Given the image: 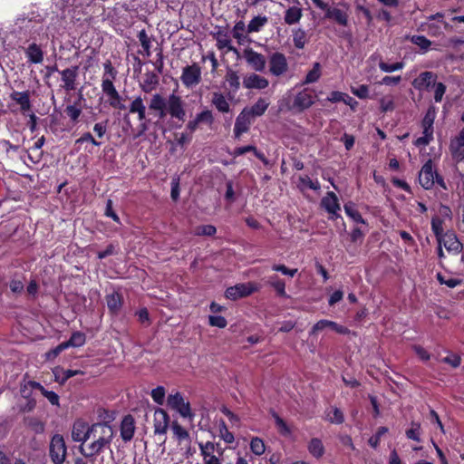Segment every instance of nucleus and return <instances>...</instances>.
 I'll return each mask as SVG.
<instances>
[{
    "label": "nucleus",
    "instance_id": "obj_1",
    "mask_svg": "<svg viewBox=\"0 0 464 464\" xmlns=\"http://www.w3.org/2000/svg\"><path fill=\"white\" fill-rule=\"evenodd\" d=\"M419 183L426 190L432 188L435 183H437L441 188L447 189L443 178L433 169L431 160H429L421 167L419 173Z\"/></svg>",
    "mask_w": 464,
    "mask_h": 464
},
{
    "label": "nucleus",
    "instance_id": "obj_2",
    "mask_svg": "<svg viewBox=\"0 0 464 464\" xmlns=\"http://www.w3.org/2000/svg\"><path fill=\"white\" fill-rule=\"evenodd\" d=\"M89 440L100 443L103 447L110 449L114 430L112 427L107 423H95L91 426Z\"/></svg>",
    "mask_w": 464,
    "mask_h": 464
},
{
    "label": "nucleus",
    "instance_id": "obj_3",
    "mask_svg": "<svg viewBox=\"0 0 464 464\" xmlns=\"http://www.w3.org/2000/svg\"><path fill=\"white\" fill-rule=\"evenodd\" d=\"M169 115L172 119L184 121L186 118L185 103L182 98L171 93L167 98L165 117Z\"/></svg>",
    "mask_w": 464,
    "mask_h": 464
},
{
    "label": "nucleus",
    "instance_id": "obj_4",
    "mask_svg": "<svg viewBox=\"0 0 464 464\" xmlns=\"http://www.w3.org/2000/svg\"><path fill=\"white\" fill-rule=\"evenodd\" d=\"M260 287V285L255 282L237 284L234 286L227 288L225 296L230 300H237L257 292Z\"/></svg>",
    "mask_w": 464,
    "mask_h": 464
},
{
    "label": "nucleus",
    "instance_id": "obj_5",
    "mask_svg": "<svg viewBox=\"0 0 464 464\" xmlns=\"http://www.w3.org/2000/svg\"><path fill=\"white\" fill-rule=\"evenodd\" d=\"M67 448L62 435H54L50 442V457L54 464H63L65 460Z\"/></svg>",
    "mask_w": 464,
    "mask_h": 464
},
{
    "label": "nucleus",
    "instance_id": "obj_6",
    "mask_svg": "<svg viewBox=\"0 0 464 464\" xmlns=\"http://www.w3.org/2000/svg\"><path fill=\"white\" fill-rule=\"evenodd\" d=\"M269 72L276 77L284 75L288 71V62L282 53H273L268 58Z\"/></svg>",
    "mask_w": 464,
    "mask_h": 464
},
{
    "label": "nucleus",
    "instance_id": "obj_7",
    "mask_svg": "<svg viewBox=\"0 0 464 464\" xmlns=\"http://www.w3.org/2000/svg\"><path fill=\"white\" fill-rule=\"evenodd\" d=\"M180 80L187 88H192L196 86L201 81L200 67L197 63L184 67Z\"/></svg>",
    "mask_w": 464,
    "mask_h": 464
},
{
    "label": "nucleus",
    "instance_id": "obj_8",
    "mask_svg": "<svg viewBox=\"0 0 464 464\" xmlns=\"http://www.w3.org/2000/svg\"><path fill=\"white\" fill-rule=\"evenodd\" d=\"M168 405L171 409L177 411L182 417L191 418L193 416V414L191 413L189 402L185 401L180 392H176L175 394L169 395Z\"/></svg>",
    "mask_w": 464,
    "mask_h": 464
},
{
    "label": "nucleus",
    "instance_id": "obj_9",
    "mask_svg": "<svg viewBox=\"0 0 464 464\" xmlns=\"http://www.w3.org/2000/svg\"><path fill=\"white\" fill-rule=\"evenodd\" d=\"M243 57L247 64L256 72H263L266 68V58L262 53L254 51L252 48H246Z\"/></svg>",
    "mask_w": 464,
    "mask_h": 464
},
{
    "label": "nucleus",
    "instance_id": "obj_10",
    "mask_svg": "<svg viewBox=\"0 0 464 464\" xmlns=\"http://www.w3.org/2000/svg\"><path fill=\"white\" fill-rule=\"evenodd\" d=\"M321 206L331 215L330 218L332 219L340 218L339 212L341 211V207L337 196L333 191H329L325 194L321 200Z\"/></svg>",
    "mask_w": 464,
    "mask_h": 464
},
{
    "label": "nucleus",
    "instance_id": "obj_11",
    "mask_svg": "<svg viewBox=\"0 0 464 464\" xmlns=\"http://www.w3.org/2000/svg\"><path fill=\"white\" fill-rule=\"evenodd\" d=\"M438 245H442L449 252L459 254L462 251L463 246L453 232H446L438 240Z\"/></svg>",
    "mask_w": 464,
    "mask_h": 464
},
{
    "label": "nucleus",
    "instance_id": "obj_12",
    "mask_svg": "<svg viewBox=\"0 0 464 464\" xmlns=\"http://www.w3.org/2000/svg\"><path fill=\"white\" fill-rule=\"evenodd\" d=\"M251 123V116L247 112V108H245L236 119L234 126L235 138L239 139L243 133L247 132L250 129Z\"/></svg>",
    "mask_w": 464,
    "mask_h": 464
},
{
    "label": "nucleus",
    "instance_id": "obj_13",
    "mask_svg": "<svg viewBox=\"0 0 464 464\" xmlns=\"http://www.w3.org/2000/svg\"><path fill=\"white\" fill-rule=\"evenodd\" d=\"M11 100L10 107L13 111H20L24 114L29 111V94L27 92H13Z\"/></svg>",
    "mask_w": 464,
    "mask_h": 464
},
{
    "label": "nucleus",
    "instance_id": "obj_14",
    "mask_svg": "<svg viewBox=\"0 0 464 464\" xmlns=\"http://www.w3.org/2000/svg\"><path fill=\"white\" fill-rule=\"evenodd\" d=\"M169 417L162 409H157L154 412V433L159 435L166 434L169 428Z\"/></svg>",
    "mask_w": 464,
    "mask_h": 464
},
{
    "label": "nucleus",
    "instance_id": "obj_15",
    "mask_svg": "<svg viewBox=\"0 0 464 464\" xmlns=\"http://www.w3.org/2000/svg\"><path fill=\"white\" fill-rule=\"evenodd\" d=\"M91 426L82 420H76L72 426V438L76 442L84 444L90 438Z\"/></svg>",
    "mask_w": 464,
    "mask_h": 464
},
{
    "label": "nucleus",
    "instance_id": "obj_16",
    "mask_svg": "<svg viewBox=\"0 0 464 464\" xmlns=\"http://www.w3.org/2000/svg\"><path fill=\"white\" fill-rule=\"evenodd\" d=\"M326 328H329L340 334H347L350 332L347 327L338 324L334 321L320 320L313 326L310 334H316Z\"/></svg>",
    "mask_w": 464,
    "mask_h": 464
},
{
    "label": "nucleus",
    "instance_id": "obj_17",
    "mask_svg": "<svg viewBox=\"0 0 464 464\" xmlns=\"http://www.w3.org/2000/svg\"><path fill=\"white\" fill-rule=\"evenodd\" d=\"M269 82L266 78L255 72L246 75L243 79V86L246 89L264 90L267 88Z\"/></svg>",
    "mask_w": 464,
    "mask_h": 464
},
{
    "label": "nucleus",
    "instance_id": "obj_18",
    "mask_svg": "<svg viewBox=\"0 0 464 464\" xmlns=\"http://www.w3.org/2000/svg\"><path fill=\"white\" fill-rule=\"evenodd\" d=\"M159 83V75L152 71H149L143 74L142 79L139 83V86L141 89V91L145 93H150L158 88Z\"/></svg>",
    "mask_w": 464,
    "mask_h": 464
},
{
    "label": "nucleus",
    "instance_id": "obj_19",
    "mask_svg": "<svg viewBox=\"0 0 464 464\" xmlns=\"http://www.w3.org/2000/svg\"><path fill=\"white\" fill-rule=\"evenodd\" d=\"M78 66L64 69L60 72L62 81L63 82V88L71 92L76 89L75 81L78 76Z\"/></svg>",
    "mask_w": 464,
    "mask_h": 464
},
{
    "label": "nucleus",
    "instance_id": "obj_20",
    "mask_svg": "<svg viewBox=\"0 0 464 464\" xmlns=\"http://www.w3.org/2000/svg\"><path fill=\"white\" fill-rule=\"evenodd\" d=\"M314 103V97L307 92V90H304L295 95L293 102V109L297 111H303L310 108Z\"/></svg>",
    "mask_w": 464,
    "mask_h": 464
},
{
    "label": "nucleus",
    "instance_id": "obj_21",
    "mask_svg": "<svg viewBox=\"0 0 464 464\" xmlns=\"http://www.w3.org/2000/svg\"><path fill=\"white\" fill-rule=\"evenodd\" d=\"M199 449L204 464H221L219 459L214 454L216 445L213 442L199 443Z\"/></svg>",
    "mask_w": 464,
    "mask_h": 464
},
{
    "label": "nucleus",
    "instance_id": "obj_22",
    "mask_svg": "<svg viewBox=\"0 0 464 464\" xmlns=\"http://www.w3.org/2000/svg\"><path fill=\"white\" fill-rule=\"evenodd\" d=\"M106 448L94 440L88 444H82L79 448L80 452L84 458L88 459H100L98 455L102 453Z\"/></svg>",
    "mask_w": 464,
    "mask_h": 464
},
{
    "label": "nucleus",
    "instance_id": "obj_23",
    "mask_svg": "<svg viewBox=\"0 0 464 464\" xmlns=\"http://www.w3.org/2000/svg\"><path fill=\"white\" fill-rule=\"evenodd\" d=\"M436 75L431 72H421L412 82V85L417 90H428L431 85H434Z\"/></svg>",
    "mask_w": 464,
    "mask_h": 464
},
{
    "label": "nucleus",
    "instance_id": "obj_24",
    "mask_svg": "<svg viewBox=\"0 0 464 464\" xmlns=\"http://www.w3.org/2000/svg\"><path fill=\"white\" fill-rule=\"evenodd\" d=\"M135 421L131 415L123 418L121 423V437L124 441H130L134 435Z\"/></svg>",
    "mask_w": 464,
    "mask_h": 464
},
{
    "label": "nucleus",
    "instance_id": "obj_25",
    "mask_svg": "<svg viewBox=\"0 0 464 464\" xmlns=\"http://www.w3.org/2000/svg\"><path fill=\"white\" fill-rule=\"evenodd\" d=\"M166 103L167 99H165L160 93H155L150 98L149 108L151 111H157L159 117L163 119L165 118Z\"/></svg>",
    "mask_w": 464,
    "mask_h": 464
},
{
    "label": "nucleus",
    "instance_id": "obj_26",
    "mask_svg": "<svg viewBox=\"0 0 464 464\" xmlns=\"http://www.w3.org/2000/svg\"><path fill=\"white\" fill-rule=\"evenodd\" d=\"M31 389L38 391L53 406H59V396L53 391H47L39 382L31 381Z\"/></svg>",
    "mask_w": 464,
    "mask_h": 464
},
{
    "label": "nucleus",
    "instance_id": "obj_27",
    "mask_svg": "<svg viewBox=\"0 0 464 464\" xmlns=\"http://www.w3.org/2000/svg\"><path fill=\"white\" fill-rule=\"evenodd\" d=\"M325 17L334 19L338 24L346 26L348 24V14L338 8H329L325 13Z\"/></svg>",
    "mask_w": 464,
    "mask_h": 464
},
{
    "label": "nucleus",
    "instance_id": "obj_28",
    "mask_svg": "<svg viewBox=\"0 0 464 464\" xmlns=\"http://www.w3.org/2000/svg\"><path fill=\"white\" fill-rule=\"evenodd\" d=\"M307 449L309 453L316 459L321 458L324 454V446L318 438H313L309 441Z\"/></svg>",
    "mask_w": 464,
    "mask_h": 464
},
{
    "label": "nucleus",
    "instance_id": "obj_29",
    "mask_svg": "<svg viewBox=\"0 0 464 464\" xmlns=\"http://www.w3.org/2000/svg\"><path fill=\"white\" fill-rule=\"evenodd\" d=\"M212 104L216 109L223 113H227L230 110V106L225 96L220 92H214L212 97Z\"/></svg>",
    "mask_w": 464,
    "mask_h": 464
},
{
    "label": "nucleus",
    "instance_id": "obj_30",
    "mask_svg": "<svg viewBox=\"0 0 464 464\" xmlns=\"http://www.w3.org/2000/svg\"><path fill=\"white\" fill-rule=\"evenodd\" d=\"M298 188L304 191L306 188H310L314 191H318L321 188L320 183L317 179L313 180L307 175L300 176L298 178Z\"/></svg>",
    "mask_w": 464,
    "mask_h": 464
},
{
    "label": "nucleus",
    "instance_id": "obj_31",
    "mask_svg": "<svg viewBox=\"0 0 464 464\" xmlns=\"http://www.w3.org/2000/svg\"><path fill=\"white\" fill-rule=\"evenodd\" d=\"M269 106V102L263 98H259L251 108H247V112L252 116H262Z\"/></svg>",
    "mask_w": 464,
    "mask_h": 464
},
{
    "label": "nucleus",
    "instance_id": "obj_32",
    "mask_svg": "<svg viewBox=\"0 0 464 464\" xmlns=\"http://www.w3.org/2000/svg\"><path fill=\"white\" fill-rule=\"evenodd\" d=\"M302 17V9L297 6L289 7L285 14V22L287 24H295L300 21Z\"/></svg>",
    "mask_w": 464,
    "mask_h": 464
},
{
    "label": "nucleus",
    "instance_id": "obj_33",
    "mask_svg": "<svg viewBox=\"0 0 464 464\" xmlns=\"http://www.w3.org/2000/svg\"><path fill=\"white\" fill-rule=\"evenodd\" d=\"M326 420L331 423L342 424L344 421V416L339 408L332 406L326 411Z\"/></svg>",
    "mask_w": 464,
    "mask_h": 464
},
{
    "label": "nucleus",
    "instance_id": "obj_34",
    "mask_svg": "<svg viewBox=\"0 0 464 464\" xmlns=\"http://www.w3.org/2000/svg\"><path fill=\"white\" fill-rule=\"evenodd\" d=\"M246 152H253L255 156L262 161H266V158L263 153L259 152L255 146L247 145L243 147L236 148L231 153L234 157L244 155Z\"/></svg>",
    "mask_w": 464,
    "mask_h": 464
},
{
    "label": "nucleus",
    "instance_id": "obj_35",
    "mask_svg": "<svg viewBox=\"0 0 464 464\" xmlns=\"http://www.w3.org/2000/svg\"><path fill=\"white\" fill-rule=\"evenodd\" d=\"M322 75L321 64L314 63L313 68L307 72L303 84H311L316 82Z\"/></svg>",
    "mask_w": 464,
    "mask_h": 464
},
{
    "label": "nucleus",
    "instance_id": "obj_36",
    "mask_svg": "<svg viewBox=\"0 0 464 464\" xmlns=\"http://www.w3.org/2000/svg\"><path fill=\"white\" fill-rule=\"evenodd\" d=\"M268 284L276 290L279 296L287 297L285 284L277 276H271L268 279Z\"/></svg>",
    "mask_w": 464,
    "mask_h": 464
},
{
    "label": "nucleus",
    "instance_id": "obj_37",
    "mask_svg": "<svg viewBox=\"0 0 464 464\" xmlns=\"http://www.w3.org/2000/svg\"><path fill=\"white\" fill-rule=\"evenodd\" d=\"M138 38H139V41L143 49V52H141L140 53L143 55H146V56H150L151 53H150V48H151L150 37L147 34L146 31L143 29L139 32Z\"/></svg>",
    "mask_w": 464,
    "mask_h": 464
},
{
    "label": "nucleus",
    "instance_id": "obj_38",
    "mask_svg": "<svg viewBox=\"0 0 464 464\" xmlns=\"http://www.w3.org/2000/svg\"><path fill=\"white\" fill-rule=\"evenodd\" d=\"M106 302L108 308L112 313H116L121 307V296L118 293L108 295L106 296Z\"/></svg>",
    "mask_w": 464,
    "mask_h": 464
},
{
    "label": "nucleus",
    "instance_id": "obj_39",
    "mask_svg": "<svg viewBox=\"0 0 464 464\" xmlns=\"http://www.w3.org/2000/svg\"><path fill=\"white\" fill-rule=\"evenodd\" d=\"M86 336L82 332H74L72 333L71 338L64 342L65 345L68 347H81L85 343Z\"/></svg>",
    "mask_w": 464,
    "mask_h": 464
},
{
    "label": "nucleus",
    "instance_id": "obj_40",
    "mask_svg": "<svg viewBox=\"0 0 464 464\" xmlns=\"http://www.w3.org/2000/svg\"><path fill=\"white\" fill-rule=\"evenodd\" d=\"M344 211L346 215L349 218H351L354 222L365 224V220L362 218V215L355 208V206L352 202H349L344 205Z\"/></svg>",
    "mask_w": 464,
    "mask_h": 464
},
{
    "label": "nucleus",
    "instance_id": "obj_41",
    "mask_svg": "<svg viewBox=\"0 0 464 464\" xmlns=\"http://www.w3.org/2000/svg\"><path fill=\"white\" fill-rule=\"evenodd\" d=\"M225 79H226V82L228 83L229 87L234 92H237L239 89L240 81H239V76L236 71L228 69L226 73Z\"/></svg>",
    "mask_w": 464,
    "mask_h": 464
},
{
    "label": "nucleus",
    "instance_id": "obj_42",
    "mask_svg": "<svg viewBox=\"0 0 464 464\" xmlns=\"http://www.w3.org/2000/svg\"><path fill=\"white\" fill-rule=\"evenodd\" d=\"M267 23L266 16H256L247 24L248 33L259 32L261 28Z\"/></svg>",
    "mask_w": 464,
    "mask_h": 464
},
{
    "label": "nucleus",
    "instance_id": "obj_43",
    "mask_svg": "<svg viewBox=\"0 0 464 464\" xmlns=\"http://www.w3.org/2000/svg\"><path fill=\"white\" fill-rule=\"evenodd\" d=\"M422 136L415 140L416 146H427L433 140V128L422 127Z\"/></svg>",
    "mask_w": 464,
    "mask_h": 464
},
{
    "label": "nucleus",
    "instance_id": "obj_44",
    "mask_svg": "<svg viewBox=\"0 0 464 464\" xmlns=\"http://www.w3.org/2000/svg\"><path fill=\"white\" fill-rule=\"evenodd\" d=\"M217 47L219 50L227 49V51H233L237 53V50L231 44V40L227 34H218L217 37Z\"/></svg>",
    "mask_w": 464,
    "mask_h": 464
},
{
    "label": "nucleus",
    "instance_id": "obj_45",
    "mask_svg": "<svg viewBox=\"0 0 464 464\" xmlns=\"http://www.w3.org/2000/svg\"><path fill=\"white\" fill-rule=\"evenodd\" d=\"M294 45L297 49H303L306 43V34L303 29H296L293 33Z\"/></svg>",
    "mask_w": 464,
    "mask_h": 464
},
{
    "label": "nucleus",
    "instance_id": "obj_46",
    "mask_svg": "<svg viewBox=\"0 0 464 464\" xmlns=\"http://www.w3.org/2000/svg\"><path fill=\"white\" fill-rule=\"evenodd\" d=\"M420 424L419 422L412 421L411 428L406 430V436L408 439L420 442Z\"/></svg>",
    "mask_w": 464,
    "mask_h": 464
},
{
    "label": "nucleus",
    "instance_id": "obj_47",
    "mask_svg": "<svg viewBox=\"0 0 464 464\" xmlns=\"http://www.w3.org/2000/svg\"><path fill=\"white\" fill-rule=\"evenodd\" d=\"M431 230L436 236L437 241L444 235L443 221L440 218H433L431 219Z\"/></svg>",
    "mask_w": 464,
    "mask_h": 464
},
{
    "label": "nucleus",
    "instance_id": "obj_48",
    "mask_svg": "<svg viewBox=\"0 0 464 464\" xmlns=\"http://www.w3.org/2000/svg\"><path fill=\"white\" fill-rule=\"evenodd\" d=\"M250 449L254 454L262 455L265 452L266 447L261 439L253 438L250 442Z\"/></svg>",
    "mask_w": 464,
    "mask_h": 464
},
{
    "label": "nucleus",
    "instance_id": "obj_49",
    "mask_svg": "<svg viewBox=\"0 0 464 464\" xmlns=\"http://www.w3.org/2000/svg\"><path fill=\"white\" fill-rule=\"evenodd\" d=\"M219 435L227 443H232L235 440L234 435L228 430L225 421L223 420L219 424Z\"/></svg>",
    "mask_w": 464,
    "mask_h": 464
},
{
    "label": "nucleus",
    "instance_id": "obj_50",
    "mask_svg": "<svg viewBox=\"0 0 464 464\" xmlns=\"http://www.w3.org/2000/svg\"><path fill=\"white\" fill-rule=\"evenodd\" d=\"M78 374H83V372L80 370H66L62 371V375H60L58 372H55V379L57 382L63 383L69 378Z\"/></svg>",
    "mask_w": 464,
    "mask_h": 464
},
{
    "label": "nucleus",
    "instance_id": "obj_51",
    "mask_svg": "<svg viewBox=\"0 0 464 464\" xmlns=\"http://www.w3.org/2000/svg\"><path fill=\"white\" fill-rule=\"evenodd\" d=\"M450 150L454 160H456L458 162L463 161L464 147L450 142Z\"/></svg>",
    "mask_w": 464,
    "mask_h": 464
},
{
    "label": "nucleus",
    "instance_id": "obj_52",
    "mask_svg": "<svg viewBox=\"0 0 464 464\" xmlns=\"http://www.w3.org/2000/svg\"><path fill=\"white\" fill-rule=\"evenodd\" d=\"M146 110V106L144 104L143 99L141 96H136L129 107L130 113L139 112L140 111Z\"/></svg>",
    "mask_w": 464,
    "mask_h": 464
},
{
    "label": "nucleus",
    "instance_id": "obj_53",
    "mask_svg": "<svg viewBox=\"0 0 464 464\" xmlns=\"http://www.w3.org/2000/svg\"><path fill=\"white\" fill-rule=\"evenodd\" d=\"M387 432H388V428L380 427L377 430L376 433L369 439L368 442H369L370 446L376 449L380 443V440H381L382 436L386 434Z\"/></svg>",
    "mask_w": 464,
    "mask_h": 464
},
{
    "label": "nucleus",
    "instance_id": "obj_54",
    "mask_svg": "<svg viewBox=\"0 0 464 464\" xmlns=\"http://www.w3.org/2000/svg\"><path fill=\"white\" fill-rule=\"evenodd\" d=\"M435 117H436V111L433 107H430L427 111V112L422 120L421 126L427 127V128H433Z\"/></svg>",
    "mask_w": 464,
    "mask_h": 464
},
{
    "label": "nucleus",
    "instance_id": "obj_55",
    "mask_svg": "<svg viewBox=\"0 0 464 464\" xmlns=\"http://www.w3.org/2000/svg\"><path fill=\"white\" fill-rule=\"evenodd\" d=\"M109 97V103L112 108L119 109V110H124L125 105L121 103V97L120 96L118 91L113 92V93H111L108 95Z\"/></svg>",
    "mask_w": 464,
    "mask_h": 464
},
{
    "label": "nucleus",
    "instance_id": "obj_56",
    "mask_svg": "<svg viewBox=\"0 0 464 464\" xmlns=\"http://www.w3.org/2000/svg\"><path fill=\"white\" fill-rule=\"evenodd\" d=\"M411 43L420 46L423 51H427L431 45V42L423 35H413Z\"/></svg>",
    "mask_w": 464,
    "mask_h": 464
},
{
    "label": "nucleus",
    "instance_id": "obj_57",
    "mask_svg": "<svg viewBox=\"0 0 464 464\" xmlns=\"http://www.w3.org/2000/svg\"><path fill=\"white\" fill-rule=\"evenodd\" d=\"M216 232H217V229L212 225L198 226L195 229V235H197V236H208V237H210V236L215 235Z\"/></svg>",
    "mask_w": 464,
    "mask_h": 464
},
{
    "label": "nucleus",
    "instance_id": "obj_58",
    "mask_svg": "<svg viewBox=\"0 0 464 464\" xmlns=\"http://www.w3.org/2000/svg\"><path fill=\"white\" fill-rule=\"evenodd\" d=\"M437 279L441 285H445L450 288H454L461 284V280L459 278H448L446 279L441 274H437Z\"/></svg>",
    "mask_w": 464,
    "mask_h": 464
},
{
    "label": "nucleus",
    "instance_id": "obj_59",
    "mask_svg": "<svg viewBox=\"0 0 464 464\" xmlns=\"http://www.w3.org/2000/svg\"><path fill=\"white\" fill-rule=\"evenodd\" d=\"M196 118L199 123H207L211 125L214 122V117L212 111L205 110L196 115Z\"/></svg>",
    "mask_w": 464,
    "mask_h": 464
},
{
    "label": "nucleus",
    "instance_id": "obj_60",
    "mask_svg": "<svg viewBox=\"0 0 464 464\" xmlns=\"http://www.w3.org/2000/svg\"><path fill=\"white\" fill-rule=\"evenodd\" d=\"M379 67L384 72H392L395 71L401 70L404 67V63H395L392 64H389V63H386L382 61L379 63Z\"/></svg>",
    "mask_w": 464,
    "mask_h": 464
},
{
    "label": "nucleus",
    "instance_id": "obj_61",
    "mask_svg": "<svg viewBox=\"0 0 464 464\" xmlns=\"http://www.w3.org/2000/svg\"><path fill=\"white\" fill-rule=\"evenodd\" d=\"M380 107L382 112L392 111L394 109V102L392 96H384L380 100Z\"/></svg>",
    "mask_w": 464,
    "mask_h": 464
},
{
    "label": "nucleus",
    "instance_id": "obj_62",
    "mask_svg": "<svg viewBox=\"0 0 464 464\" xmlns=\"http://www.w3.org/2000/svg\"><path fill=\"white\" fill-rule=\"evenodd\" d=\"M151 397L156 403L162 405L164 402V399H165L164 387L158 386L157 388L153 389L151 391Z\"/></svg>",
    "mask_w": 464,
    "mask_h": 464
},
{
    "label": "nucleus",
    "instance_id": "obj_63",
    "mask_svg": "<svg viewBox=\"0 0 464 464\" xmlns=\"http://www.w3.org/2000/svg\"><path fill=\"white\" fill-rule=\"evenodd\" d=\"M44 59V53L41 48L36 44H31V63H38Z\"/></svg>",
    "mask_w": 464,
    "mask_h": 464
},
{
    "label": "nucleus",
    "instance_id": "obj_64",
    "mask_svg": "<svg viewBox=\"0 0 464 464\" xmlns=\"http://www.w3.org/2000/svg\"><path fill=\"white\" fill-rule=\"evenodd\" d=\"M208 324L211 326H216L218 328H225L227 324V322L225 317L221 315H209L208 316Z\"/></svg>",
    "mask_w": 464,
    "mask_h": 464
}]
</instances>
